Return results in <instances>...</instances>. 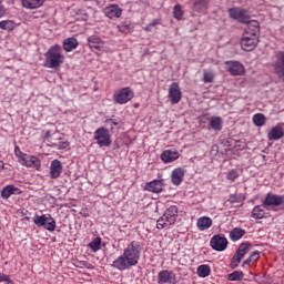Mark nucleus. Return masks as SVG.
I'll return each instance as SVG.
<instances>
[{"label": "nucleus", "instance_id": "obj_1", "mask_svg": "<svg viewBox=\"0 0 284 284\" xmlns=\"http://www.w3.org/2000/svg\"><path fill=\"white\" fill-rule=\"evenodd\" d=\"M141 243L132 241L125 248L122 255L113 261L112 267L120 272H125L130 267L139 265V258H141Z\"/></svg>", "mask_w": 284, "mask_h": 284}, {"label": "nucleus", "instance_id": "obj_2", "mask_svg": "<svg viewBox=\"0 0 284 284\" xmlns=\"http://www.w3.org/2000/svg\"><path fill=\"white\" fill-rule=\"evenodd\" d=\"M62 48L59 44L51 47L45 53V63L48 68H60L65 57H63Z\"/></svg>", "mask_w": 284, "mask_h": 284}, {"label": "nucleus", "instance_id": "obj_3", "mask_svg": "<svg viewBox=\"0 0 284 284\" xmlns=\"http://www.w3.org/2000/svg\"><path fill=\"white\" fill-rule=\"evenodd\" d=\"M176 219H179V207H176V205H172L161 217L158 219V230H163L165 227H170V225H174V223H176Z\"/></svg>", "mask_w": 284, "mask_h": 284}, {"label": "nucleus", "instance_id": "obj_4", "mask_svg": "<svg viewBox=\"0 0 284 284\" xmlns=\"http://www.w3.org/2000/svg\"><path fill=\"white\" fill-rule=\"evenodd\" d=\"M94 141H97L100 148H110L112 145V136L110 135V130L104 126L99 128L94 131Z\"/></svg>", "mask_w": 284, "mask_h": 284}, {"label": "nucleus", "instance_id": "obj_5", "mask_svg": "<svg viewBox=\"0 0 284 284\" xmlns=\"http://www.w3.org/2000/svg\"><path fill=\"white\" fill-rule=\"evenodd\" d=\"M33 223L38 227H44L48 232H54L57 230V221H54L52 215H34Z\"/></svg>", "mask_w": 284, "mask_h": 284}, {"label": "nucleus", "instance_id": "obj_6", "mask_svg": "<svg viewBox=\"0 0 284 284\" xmlns=\"http://www.w3.org/2000/svg\"><path fill=\"white\" fill-rule=\"evenodd\" d=\"M252 246V243L250 242H243L240 244L237 251L235 252L234 256L232 257L231 267L232 270H235V267H239V263L243 261V257L247 252H250V247Z\"/></svg>", "mask_w": 284, "mask_h": 284}, {"label": "nucleus", "instance_id": "obj_7", "mask_svg": "<svg viewBox=\"0 0 284 284\" xmlns=\"http://www.w3.org/2000/svg\"><path fill=\"white\" fill-rule=\"evenodd\" d=\"M256 45H258V36L244 33L241 40L242 50H244V52H252V50L256 49Z\"/></svg>", "mask_w": 284, "mask_h": 284}, {"label": "nucleus", "instance_id": "obj_8", "mask_svg": "<svg viewBox=\"0 0 284 284\" xmlns=\"http://www.w3.org/2000/svg\"><path fill=\"white\" fill-rule=\"evenodd\" d=\"M114 101L120 105L128 103V101H132L134 99V91L130 88H123L114 93Z\"/></svg>", "mask_w": 284, "mask_h": 284}, {"label": "nucleus", "instance_id": "obj_9", "mask_svg": "<svg viewBox=\"0 0 284 284\" xmlns=\"http://www.w3.org/2000/svg\"><path fill=\"white\" fill-rule=\"evenodd\" d=\"M229 16L231 19L239 21L240 23H247L250 21V13L243 8H231L229 9Z\"/></svg>", "mask_w": 284, "mask_h": 284}, {"label": "nucleus", "instance_id": "obj_10", "mask_svg": "<svg viewBox=\"0 0 284 284\" xmlns=\"http://www.w3.org/2000/svg\"><path fill=\"white\" fill-rule=\"evenodd\" d=\"M264 207H278V205H284V195H276L273 193H267L264 201Z\"/></svg>", "mask_w": 284, "mask_h": 284}, {"label": "nucleus", "instance_id": "obj_11", "mask_svg": "<svg viewBox=\"0 0 284 284\" xmlns=\"http://www.w3.org/2000/svg\"><path fill=\"white\" fill-rule=\"evenodd\" d=\"M169 99L173 105L176 103H181V99H183V93L181 92V87L179 83L173 82L169 89Z\"/></svg>", "mask_w": 284, "mask_h": 284}, {"label": "nucleus", "instance_id": "obj_12", "mask_svg": "<svg viewBox=\"0 0 284 284\" xmlns=\"http://www.w3.org/2000/svg\"><path fill=\"white\" fill-rule=\"evenodd\" d=\"M210 245L215 252H225L227 250V239L221 235H214L211 239Z\"/></svg>", "mask_w": 284, "mask_h": 284}, {"label": "nucleus", "instance_id": "obj_13", "mask_svg": "<svg viewBox=\"0 0 284 284\" xmlns=\"http://www.w3.org/2000/svg\"><path fill=\"white\" fill-rule=\"evenodd\" d=\"M90 50L93 52H103L105 50V42L98 36H90L88 38Z\"/></svg>", "mask_w": 284, "mask_h": 284}, {"label": "nucleus", "instance_id": "obj_14", "mask_svg": "<svg viewBox=\"0 0 284 284\" xmlns=\"http://www.w3.org/2000/svg\"><path fill=\"white\" fill-rule=\"evenodd\" d=\"M225 65H227V70L232 77H242V74H245V67L237 61H226Z\"/></svg>", "mask_w": 284, "mask_h": 284}, {"label": "nucleus", "instance_id": "obj_15", "mask_svg": "<svg viewBox=\"0 0 284 284\" xmlns=\"http://www.w3.org/2000/svg\"><path fill=\"white\" fill-rule=\"evenodd\" d=\"M104 14L109 19H121L123 9H121L118 4H111L104 9Z\"/></svg>", "mask_w": 284, "mask_h": 284}, {"label": "nucleus", "instance_id": "obj_16", "mask_svg": "<svg viewBox=\"0 0 284 284\" xmlns=\"http://www.w3.org/2000/svg\"><path fill=\"white\" fill-rule=\"evenodd\" d=\"M275 72L278 79H283L284 81V51L277 53V58L275 61Z\"/></svg>", "mask_w": 284, "mask_h": 284}, {"label": "nucleus", "instance_id": "obj_17", "mask_svg": "<svg viewBox=\"0 0 284 284\" xmlns=\"http://www.w3.org/2000/svg\"><path fill=\"white\" fill-rule=\"evenodd\" d=\"M61 172H63V165L61 164V161L53 160L50 165V178L59 179L61 176Z\"/></svg>", "mask_w": 284, "mask_h": 284}, {"label": "nucleus", "instance_id": "obj_18", "mask_svg": "<svg viewBox=\"0 0 284 284\" xmlns=\"http://www.w3.org/2000/svg\"><path fill=\"white\" fill-rule=\"evenodd\" d=\"M145 190L159 194L163 192V180H153L145 185Z\"/></svg>", "mask_w": 284, "mask_h": 284}, {"label": "nucleus", "instance_id": "obj_19", "mask_svg": "<svg viewBox=\"0 0 284 284\" xmlns=\"http://www.w3.org/2000/svg\"><path fill=\"white\" fill-rule=\"evenodd\" d=\"M244 23L247 24V28L245 29L244 34H253V36L258 37V32L261 30L258 21L250 20V18H248V21L244 22Z\"/></svg>", "mask_w": 284, "mask_h": 284}, {"label": "nucleus", "instance_id": "obj_20", "mask_svg": "<svg viewBox=\"0 0 284 284\" xmlns=\"http://www.w3.org/2000/svg\"><path fill=\"white\" fill-rule=\"evenodd\" d=\"M183 176H185V170L183 168L173 170L171 175L173 185H181L183 183Z\"/></svg>", "mask_w": 284, "mask_h": 284}, {"label": "nucleus", "instance_id": "obj_21", "mask_svg": "<svg viewBox=\"0 0 284 284\" xmlns=\"http://www.w3.org/2000/svg\"><path fill=\"white\" fill-rule=\"evenodd\" d=\"M21 1H22V6L27 8V10H37L45 3V0H21Z\"/></svg>", "mask_w": 284, "mask_h": 284}, {"label": "nucleus", "instance_id": "obj_22", "mask_svg": "<svg viewBox=\"0 0 284 284\" xmlns=\"http://www.w3.org/2000/svg\"><path fill=\"white\" fill-rule=\"evenodd\" d=\"M77 48H79V40H77V38H67L63 41V50H65V52H72V50H77Z\"/></svg>", "mask_w": 284, "mask_h": 284}, {"label": "nucleus", "instance_id": "obj_23", "mask_svg": "<svg viewBox=\"0 0 284 284\" xmlns=\"http://www.w3.org/2000/svg\"><path fill=\"white\" fill-rule=\"evenodd\" d=\"M268 141H278L280 139H283L284 132H283V126H275L273 128L268 134Z\"/></svg>", "mask_w": 284, "mask_h": 284}, {"label": "nucleus", "instance_id": "obj_24", "mask_svg": "<svg viewBox=\"0 0 284 284\" xmlns=\"http://www.w3.org/2000/svg\"><path fill=\"white\" fill-rule=\"evenodd\" d=\"M161 159L164 163H172V161H176V159H179V152L172 150L163 151Z\"/></svg>", "mask_w": 284, "mask_h": 284}, {"label": "nucleus", "instance_id": "obj_25", "mask_svg": "<svg viewBox=\"0 0 284 284\" xmlns=\"http://www.w3.org/2000/svg\"><path fill=\"white\" fill-rule=\"evenodd\" d=\"M22 165H26L27 168H40L41 161L34 155H27L22 162Z\"/></svg>", "mask_w": 284, "mask_h": 284}, {"label": "nucleus", "instance_id": "obj_26", "mask_svg": "<svg viewBox=\"0 0 284 284\" xmlns=\"http://www.w3.org/2000/svg\"><path fill=\"white\" fill-rule=\"evenodd\" d=\"M207 6H210V0H194L193 1L194 12H205V10H207Z\"/></svg>", "mask_w": 284, "mask_h": 284}, {"label": "nucleus", "instance_id": "obj_27", "mask_svg": "<svg viewBox=\"0 0 284 284\" xmlns=\"http://www.w3.org/2000/svg\"><path fill=\"white\" fill-rule=\"evenodd\" d=\"M244 236H245V230H243L241 227H234L230 232V239L233 242L241 241V239H243Z\"/></svg>", "mask_w": 284, "mask_h": 284}, {"label": "nucleus", "instance_id": "obj_28", "mask_svg": "<svg viewBox=\"0 0 284 284\" xmlns=\"http://www.w3.org/2000/svg\"><path fill=\"white\" fill-rule=\"evenodd\" d=\"M197 227L199 230H210L212 227V219L207 216H202L197 220Z\"/></svg>", "mask_w": 284, "mask_h": 284}, {"label": "nucleus", "instance_id": "obj_29", "mask_svg": "<svg viewBox=\"0 0 284 284\" xmlns=\"http://www.w3.org/2000/svg\"><path fill=\"white\" fill-rule=\"evenodd\" d=\"M253 219H265V205H257L252 211Z\"/></svg>", "mask_w": 284, "mask_h": 284}, {"label": "nucleus", "instance_id": "obj_30", "mask_svg": "<svg viewBox=\"0 0 284 284\" xmlns=\"http://www.w3.org/2000/svg\"><path fill=\"white\" fill-rule=\"evenodd\" d=\"M210 125H211L212 130H215V131L223 130V121L219 116L211 118Z\"/></svg>", "mask_w": 284, "mask_h": 284}, {"label": "nucleus", "instance_id": "obj_31", "mask_svg": "<svg viewBox=\"0 0 284 284\" xmlns=\"http://www.w3.org/2000/svg\"><path fill=\"white\" fill-rule=\"evenodd\" d=\"M212 270L210 268V265L202 264L197 267V275L201 278H206L211 274Z\"/></svg>", "mask_w": 284, "mask_h": 284}, {"label": "nucleus", "instance_id": "obj_32", "mask_svg": "<svg viewBox=\"0 0 284 284\" xmlns=\"http://www.w3.org/2000/svg\"><path fill=\"white\" fill-rule=\"evenodd\" d=\"M159 283H171L172 273L170 271H162L158 275Z\"/></svg>", "mask_w": 284, "mask_h": 284}, {"label": "nucleus", "instance_id": "obj_33", "mask_svg": "<svg viewBox=\"0 0 284 284\" xmlns=\"http://www.w3.org/2000/svg\"><path fill=\"white\" fill-rule=\"evenodd\" d=\"M265 121H267V119L265 118V115L263 113H256L253 116V123L257 128H261V126L265 125Z\"/></svg>", "mask_w": 284, "mask_h": 284}, {"label": "nucleus", "instance_id": "obj_34", "mask_svg": "<svg viewBox=\"0 0 284 284\" xmlns=\"http://www.w3.org/2000/svg\"><path fill=\"white\" fill-rule=\"evenodd\" d=\"M17 187H14V185H8L6 187L2 189L1 191V196L2 199H10L11 194H14V192H17Z\"/></svg>", "mask_w": 284, "mask_h": 284}, {"label": "nucleus", "instance_id": "obj_35", "mask_svg": "<svg viewBox=\"0 0 284 284\" xmlns=\"http://www.w3.org/2000/svg\"><path fill=\"white\" fill-rule=\"evenodd\" d=\"M0 29L8 30V32H10L11 30H14V21H12V20L0 21Z\"/></svg>", "mask_w": 284, "mask_h": 284}, {"label": "nucleus", "instance_id": "obj_36", "mask_svg": "<svg viewBox=\"0 0 284 284\" xmlns=\"http://www.w3.org/2000/svg\"><path fill=\"white\" fill-rule=\"evenodd\" d=\"M245 201V196L243 194H231L227 202L231 204L234 203H243Z\"/></svg>", "mask_w": 284, "mask_h": 284}, {"label": "nucleus", "instance_id": "obj_37", "mask_svg": "<svg viewBox=\"0 0 284 284\" xmlns=\"http://www.w3.org/2000/svg\"><path fill=\"white\" fill-rule=\"evenodd\" d=\"M90 250L92 252H99L101 250V237H94L91 243H89Z\"/></svg>", "mask_w": 284, "mask_h": 284}, {"label": "nucleus", "instance_id": "obj_38", "mask_svg": "<svg viewBox=\"0 0 284 284\" xmlns=\"http://www.w3.org/2000/svg\"><path fill=\"white\" fill-rule=\"evenodd\" d=\"M243 276H245V274L243 273V271H234L233 273H230L227 275V278L230 281H243Z\"/></svg>", "mask_w": 284, "mask_h": 284}, {"label": "nucleus", "instance_id": "obj_39", "mask_svg": "<svg viewBox=\"0 0 284 284\" xmlns=\"http://www.w3.org/2000/svg\"><path fill=\"white\" fill-rule=\"evenodd\" d=\"M14 154H16L17 158H19V161H20L21 164L28 158V154H24L23 152H21V149H19V146L14 148Z\"/></svg>", "mask_w": 284, "mask_h": 284}, {"label": "nucleus", "instance_id": "obj_40", "mask_svg": "<svg viewBox=\"0 0 284 284\" xmlns=\"http://www.w3.org/2000/svg\"><path fill=\"white\" fill-rule=\"evenodd\" d=\"M173 16L175 19H182L183 10L181 9V4H176L173 9Z\"/></svg>", "mask_w": 284, "mask_h": 284}, {"label": "nucleus", "instance_id": "obj_41", "mask_svg": "<svg viewBox=\"0 0 284 284\" xmlns=\"http://www.w3.org/2000/svg\"><path fill=\"white\" fill-rule=\"evenodd\" d=\"M161 24V20L159 19H155V20H152V22H150L146 27H145V31L146 32H152V28H155V26H160Z\"/></svg>", "mask_w": 284, "mask_h": 284}, {"label": "nucleus", "instance_id": "obj_42", "mask_svg": "<svg viewBox=\"0 0 284 284\" xmlns=\"http://www.w3.org/2000/svg\"><path fill=\"white\" fill-rule=\"evenodd\" d=\"M237 176H239V171L236 169H233L227 173L226 179L227 181H236Z\"/></svg>", "mask_w": 284, "mask_h": 284}, {"label": "nucleus", "instance_id": "obj_43", "mask_svg": "<svg viewBox=\"0 0 284 284\" xmlns=\"http://www.w3.org/2000/svg\"><path fill=\"white\" fill-rule=\"evenodd\" d=\"M204 83H212L214 81V75L210 72H205L203 77Z\"/></svg>", "mask_w": 284, "mask_h": 284}, {"label": "nucleus", "instance_id": "obj_44", "mask_svg": "<svg viewBox=\"0 0 284 284\" xmlns=\"http://www.w3.org/2000/svg\"><path fill=\"white\" fill-rule=\"evenodd\" d=\"M12 283V280H10L9 275H6L3 273H0V283Z\"/></svg>", "mask_w": 284, "mask_h": 284}, {"label": "nucleus", "instance_id": "obj_45", "mask_svg": "<svg viewBox=\"0 0 284 284\" xmlns=\"http://www.w3.org/2000/svg\"><path fill=\"white\" fill-rule=\"evenodd\" d=\"M248 257H251V261H253V262L258 261V258L261 257V253L258 251H255Z\"/></svg>", "mask_w": 284, "mask_h": 284}, {"label": "nucleus", "instance_id": "obj_46", "mask_svg": "<svg viewBox=\"0 0 284 284\" xmlns=\"http://www.w3.org/2000/svg\"><path fill=\"white\" fill-rule=\"evenodd\" d=\"M69 145H70V143H68V142H60L58 148H59V150H65L69 148Z\"/></svg>", "mask_w": 284, "mask_h": 284}, {"label": "nucleus", "instance_id": "obj_47", "mask_svg": "<svg viewBox=\"0 0 284 284\" xmlns=\"http://www.w3.org/2000/svg\"><path fill=\"white\" fill-rule=\"evenodd\" d=\"M6 14V8H3V6L0 4V19L1 17H4Z\"/></svg>", "mask_w": 284, "mask_h": 284}, {"label": "nucleus", "instance_id": "obj_48", "mask_svg": "<svg viewBox=\"0 0 284 284\" xmlns=\"http://www.w3.org/2000/svg\"><path fill=\"white\" fill-rule=\"evenodd\" d=\"M250 263H253L252 257L246 258V260L243 262V265H250Z\"/></svg>", "mask_w": 284, "mask_h": 284}, {"label": "nucleus", "instance_id": "obj_49", "mask_svg": "<svg viewBox=\"0 0 284 284\" xmlns=\"http://www.w3.org/2000/svg\"><path fill=\"white\" fill-rule=\"evenodd\" d=\"M3 161H0V170H3Z\"/></svg>", "mask_w": 284, "mask_h": 284}, {"label": "nucleus", "instance_id": "obj_50", "mask_svg": "<svg viewBox=\"0 0 284 284\" xmlns=\"http://www.w3.org/2000/svg\"><path fill=\"white\" fill-rule=\"evenodd\" d=\"M106 123H112V120L106 121Z\"/></svg>", "mask_w": 284, "mask_h": 284}, {"label": "nucleus", "instance_id": "obj_51", "mask_svg": "<svg viewBox=\"0 0 284 284\" xmlns=\"http://www.w3.org/2000/svg\"><path fill=\"white\" fill-rule=\"evenodd\" d=\"M113 125H116V122H113Z\"/></svg>", "mask_w": 284, "mask_h": 284}, {"label": "nucleus", "instance_id": "obj_52", "mask_svg": "<svg viewBox=\"0 0 284 284\" xmlns=\"http://www.w3.org/2000/svg\"><path fill=\"white\" fill-rule=\"evenodd\" d=\"M274 210V212H276L277 210L276 209H273Z\"/></svg>", "mask_w": 284, "mask_h": 284}]
</instances>
